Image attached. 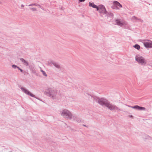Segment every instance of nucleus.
I'll return each instance as SVG.
<instances>
[{
    "label": "nucleus",
    "instance_id": "1",
    "mask_svg": "<svg viewBox=\"0 0 152 152\" xmlns=\"http://www.w3.org/2000/svg\"><path fill=\"white\" fill-rule=\"evenodd\" d=\"M135 60L139 63L142 65H144L146 64V61L144 58L139 55L136 56Z\"/></svg>",
    "mask_w": 152,
    "mask_h": 152
},
{
    "label": "nucleus",
    "instance_id": "2",
    "mask_svg": "<svg viewBox=\"0 0 152 152\" xmlns=\"http://www.w3.org/2000/svg\"><path fill=\"white\" fill-rule=\"evenodd\" d=\"M61 115L66 118H70L72 116L68 110H64L61 113Z\"/></svg>",
    "mask_w": 152,
    "mask_h": 152
},
{
    "label": "nucleus",
    "instance_id": "3",
    "mask_svg": "<svg viewBox=\"0 0 152 152\" xmlns=\"http://www.w3.org/2000/svg\"><path fill=\"white\" fill-rule=\"evenodd\" d=\"M105 106L110 110H117L118 109L116 106L112 105L108 102L105 104Z\"/></svg>",
    "mask_w": 152,
    "mask_h": 152
},
{
    "label": "nucleus",
    "instance_id": "4",
    "mask_svg": "<svg viewBox=\"0 0 152 152\" xmlns=\"http://www.w3.org/2000/svg\"><path fill=\"white\" fill-rule=\"evenodd\" d=\"M99 10L100 13L105 14L106 13V9L104 6L100 5L98 6Z\"/></svg>",
    "mask_w": 152,
    "mask_h": 152
},
{
    "label": "nucleus",
    "instance_id": "5",
    "mask_svg": "<svg viewBox=\"0 0 152 152\" xmlns=\"http://www.w3.org/2000/svg\"><path fill=\"white\" fill-rule=\"evenodd\" d=\"M143 44L146 48H152V41L150 40L145 41L143 42Z\"/></svg>",
    "mask_w": 152,
    "mask_h": 152
},
{
    "label": "nucleus",
    "instance_id": "6",
    "mask_svg": "<svg viewBox=\"0 0 152 152\" xmlns=\"http://www.w3.org/2000/svg\"><path fill=\"white\" fill-rule=\"evenodd\" d=\"M21 89L26 94L29 95H30V96L32 97H34V95L33 94H31V92H30L29 91H28L26 89L23 88H21Z\"/></svg>",
    "mask_w": 152,
    "mask_h": 152
},
{
    "label": "nucleus",
    "instance_id": "7",
    "mask_svg": "<svg viewBox=\"0 0 152 152\" xmlns=\"http://www.w3.org/2000/svg\"><path fill=\"white\" fill-rule=\"evenodd\" d=\"M98 102L102 105H105V104L107 102L104 99H101L99 100Z\"/></svg>",
    "mask_w": 152,
    "mask_h": 152
},
{
    "label": "nucleus",
    "instance_id": "8",
    "mask_svg": "<svg viewBox=\"0 0 152 152\" xmlns=\"http://www.w3.org/2000/svg\"><path fill=\"white\" fill-rule=\"evenodd\" d=\"M131 107L134 109H136L139 110H145V108L144 107H140L138 105L135 106L134 107Z\"/></svg>",
    "mask_w": 152,
    "mask_h": 152
},
{
    "label": "nucleus",
    "instance_id": "9",
    "mask_svg": "<svg viewBox=\"0 0 152 152\" xmlns=\"http://www.w3.org/2000/svg\"><path fill=\"white\" fill-rule=\"evenodd\" d=\"M89 6L90 7H92L94 8H96V9L97 10H99V8L96 5H95L94 3H91L89 2Z\"/></svg>",
    "mask_w": 152,
    "mask_h": 152
},
{
    "label": "nucleus",
    "instance_id": "10",
    "mask_svg": "<svg viewBox=\"0 0 152 152\" xmlns=\"http://www.w3.org/2000/svg\"><path fill=\"white\" fill-rule=\"evenodd\" d=\"M113 4L114 5H115L117 7H122V5L117 1H114L113 2ZM118 8H117V9Z\"/></svg>",
    "mask_w": 152,
    "mask_h": 152
},
{
    "label": "nucleus",
    "instance_id": "11",
    "mask_svg": "<svg viewBox=\"0 0 152 152\" xmlns=\"http://www.w3.org/2000/svg\"><path fill=\"white\" fill-rule=\"evenodd\" d=\"M116 22L117 24L120 26H122L124 24V23L121 22V21L119 20H116Z\"/></svg>",
    "mask_w": 152,
    "mask_h": 152
},
{
    "label": "nucleus",
    "instance_id": "12",
    "mask_svg": "<svg viewBox=\"0 0 152 152\" xmlns=\"http://www.w3.org/2000/svg\"><path fill=\"white\" fill-rule=\"evenodd\" d=\"M20 60L26 66H28V63L27 61H26L23 58H21Z\"/></svg>",
    "mask_w": 152,
    "mask_h": 152
},
{
    "label": "nucleus",
    "instance_id": "13",
    "mask_svg": "<svg viewBox=\"0 0 152 152\" xmlns=\"http://www.w3.org/2000/svg\"><path fill=\"white\" fill-rule=\"evenodd\" d=\"M134 47L137 50H139L140 48V46L138 45H135L134 46Z\"/></svg>",
    "mask_w": 152,
    "mask_h": 152
},
{
    "label": "nucleus",
    "instance_id": "14",
    "mask_svg": "<svg viewBox=\"0 0 152 152\" xmlns=\"http://www.w3.org/2000/svg\"><path fill=\"white\" fill-rule=\"evenodd\" d=\"M30 9L32 11H35L36 10V8H34V7H33V8H30Z\"/></svg>",
    "mask_w": 152,
    "mask_h": 152
},
{
    "label": "nucleus",
    "instance_id": "15",
    "mask_svg": "<svg viewBox=\"0 0 152 152\" xmlns=\"http://www.w3.org/2000/svg\"><path fill=\"white\" fill-rule=\"evenodd\" d=\"M54 64L55 66L56 67H57V68H58L59 67V66L58 64Z\"/></svg>",
    "mask_w": 152,
    "mask_h": 152
},
{
    "label": "nucleus",
    "instance_id": "16",
    "mask_svg": "<svg viewBox=\"0 0 152 152\" xmlns=\"http://www.w3.org/2000/svg\"><path fill=\"white\" fill-rule=\"evenodd\" d=\"M42 72H43V73L44 75L45 76H47V75H46V74L45 73L44 71H42Z\"/></svg>",
    "mask_w": 152,
    "mask_h": 152
},
{
    "label": "nucleus",
    "instance_id": "17",
    "mask_svg": "<svg viewBox=\"0 0 152 152\" xmlns=\"http://www.w3.org/2000/svg\"><path fill=\"white\" fill-rule=\"evenodd\" d=\"M85 0H79V2H81L83 1H84Z\"/></svg>",
    "mask_w": 152,
    "mask_h": 152
},
{
    "label": "nucleus",
    "instance_id": "18",
    "mask_svg": "<svg viewBox=\"0 0 152 152\" xmlns=\"http://www.w3.org/2000/svg\"><path fill=\"white\" fill-rule=\"evenodd\" d=\"M16 67V66H15L14 65H13L12 66V67L13 68H15Z\"/></svg>",
    "mask_w": 152,
    "mask_h": 152
},
{
    "label": "nucleus",
    "instance_id": "19",
    "mask_svg": "<svg viewBox=\"0 0 152 152\" xmlns=\"http://www.w3.org/2000/svg\"><path fill=\"white\" fill-rule=\"evenodd\" d=\"M31 5H29V6H30ZM32 5V6H34V5H35V4H33V5Z\"/></svg>",
    "mask_w": 152,
    "mask_h": 152
},
{
    "label": "nucleus",
    "instance_id": "20",
    "mask_svg": "<svg viewBox=\"0 0 152 152\" xmlns=\"http://www.w3.org/2000/svg\"><path fill=\"white\" fill-rule=\"evenodd\" d=\"M20 70L21 71H22V69H20Z\"/></svg>",
    "mask_w": 152,
    "mask_h": 152
},
{
    "label": "nucleus",
    "instance_id": "21",
    "mask_svg": "<svg viewBox=\"0 0 152 152\" xmlns=\"http://www.w3.org/2000/svg\"><path fill=\"white\" fill-rule=\"evenodd\" d=\"M1 3V1H0V4Z\"/></svg>",
    "mask_w": 152,
    "mask_h": 152
}]
</instances>
